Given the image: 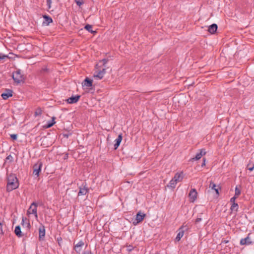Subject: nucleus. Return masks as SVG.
<instances>
[{
  "mask_svg": "<svg viewBox=\"0 0 254 254\" xmlns=\"http://www.w3.org/2000/svg\"><path fill=\"white\" fill-rule=\"evenodd\" d=\"M73 249L77 254H79L82 250V247L84 245V243L82 241H80L76 244L74 242Z\"/></svg>",
  "mask_w": 254,
  "mask_h": 254,
  "instance_id": "obj_9",
  "label": "nucleus"
},
{
  "mask_svg": "<svg viewBox=\"0 0 254 254\" xmlns=\"http://www.w3.org/2000/svg\"><path fill=\"white\" fill-rule=\"evenodd\" d=\"M79 190L78 193V196L85 195L88 192V189L86 186V183H83L79 188Z\"/></svg>",
  "mask_w": 254,
  "mask_h": 254,
  "instance_id": "obj_8",
  "label": "nucleus"
},
{
  "mask_svg": "<svg viewBox=\"0 0 254 254\" xmlns=\"http://www.w3.org/2000/svg\"><path fill=\"white\" fill-rule=\"evenodd\" d=\"M43 17L44 19V21L43 23V25L45 24L48 26L53 21L52 18L48 15H43Z\"/></svg>",
  "mask_w": 254,
  "mask_h": 254,
  "instance_id": "obj_16",
  "label": "nucleus"
},
{
  "mask_svg": "<svg viewBox=\"0 0 254 254\" xmlns=\"http://www.w3.org/2000/svg\"><path fill=\"white\" fill-rule=\"evenodd\" d=\"M241 190L238 188L237 187H236L235 190V196L238 197L241 194Z\"/></svg>",
  "mask_w": 254,
  "mask_h": 254,
  "instance_id": "obj_30",
  "label": "nucleus"
},
{
  "mask_svg": "<svg viewBox=\"0 0 254 254\" xmlns=\"http://www.w3.org/2000/svg\"><path fill=\"white\" fill-rule=\"evenodd\" d=\"M82 254H94L92 253L90 251H86L83 252Z\"/></svg>",
  "mask_w": 254,
  "mask_h": 254,
  "instance_id": "obj_43",
  "label": "nucleus"
},
{
  "mask_svg": "<svg viewBox=\"0 0 254 254\" xmlns=\"http://www.w3.org/2000/svg\"><path fill=\"white\" fill-rule=\"evenodd\" d=\"M177 182L174 180L173 179H172L169 182V185H168V187H171L172 188H175Z\"/></svg>",
  "mask_w": 254,
  "mask_h": 254,
  "instance_id": "obj_27",
  "label": "nucleus"
},
{
  "mask_svg": "<svg viewBox=\"0 0 254 254\" xmlns=\"http://www.w3.org/2000/svg\"><path fill=\"white\" fill-rule=\"evenodd\" d=\"M8 58H9L7 55H5L2 54V53H0V63H3V60Z\"/></svg>",
  "mask_w": 254,
  "mask_h": 254,
  "instance_id": "obj_28",
  "label": "nucleus"
},
{
  "mask_svg": "<svg viewBox=\"0 0 254 254\" xmlns=\"http://www.w3.org/2000/svg\"><path fill=\"white\" fill-rule=\"evenodd\" d=\"M84 28L91 33L94 34L95 33H96V31L92 30V26L89 24H86Z\"/></svg>",
  "mask_w": 254,
  "mask_h": 254,
  "instance_id": "obj_24",
  "label": "nucleus"
},
{
  "mask_svg": "<svg viewBox=\"0 0 254 254\" xmlns=\"http://www.w3.org/2000/svg\"><path fill=\"white\" fill-rule=\"evenodd\" d=\"M132 249L133 247L132 246L129 245V246L127 247V251H128L129 252L132 251Z\"/></svg>",
  "mask_w": 254,
  "mask_h": 254,
  "instance_id": "obj_46",
  "label": "nucleus"
},
{
  "mask_svg": "<svg viewBox=\"0 0 254 254\" xmlns=\"http://www.w3.org/2000/svg\"><path fill=\"white\" fill-rule=\"evenodd\" d=\"M146 216V214L141 212L140 211L138 212L136 215L135 218L132 219V224L136 226L139 223L141 222Z\"/></svg>",
  "mask_w": 254,
  "mask_h": 254,
  "instance_id": "obj_3",
  "label": "nucleus"
},
{
  "mask_svg": "<svg viewBox=\"0 0 254 254\" xmlns=\"http://www.w3.org/2000/svg\"><path fill=\"white\" fill-rule=\"evenodd\" d=\"M38 204L36 202H33L29 208L27 210L28 214H33L35 215L36 218L38 217L37 212V207Z\"/></svg>",
  "mask_w": 254,
  "mask_h": 254,
  "instance_id": "obj_6",
  "label": "nucleus"
},
{
  "mask_svg": "<svg viewBox=\"0 0 254 254\" xmlns=\"http://www.w3.org/2000/svg\"><path fill=\"white\" fill-rule=\"evenodd\" d=\"M217 25L213 23L209 26L208 31L212 34H215L217 31Z\"/></svg>",
  "mask_w": 254,
  "mask_h": 254,
  "instance_id": "obj_18",
  "label": "nucleus"
},
{
  "mask_svg": "<svg viewBox=\"0 0 254 254\" xmlns=\"http://www.w3.org/2000/svg\"><path fill=\"white\" fill-rule=\"evenodd\" d=\"M26 219V218L24 217H22V222H21V225L23 226H24L25 225L26 226V223H25V220Z\"/></svg>",
  "mask_w": 254,
  "mask_h": 254,
  "instance_id": "obj_39",
  "label": "nucleus"
},
{
  "mask_svg": "<svg viewBox=\"0 0 254 254\" xmlns=\"http://www.w3.org/2000/svg\"><path fill=\"white\" fill-rule=\"evenodd\" d=\"M55 119L56 117H53L52 118V120L48 121L47 124L44 126V127L46 128H48L53 126L56 124V122L55 121Z\"/></svg>",
  "mask_w": 254,
  "mask_h": 254,
  "instance_id": "obj_20",
  "label": "nucleus"
},
{
  "mask_svg": "<svg viewBox=\"0 0 254 254\" xmlns=\"http://www.w3.org/2000/svg\"><path fill=\"white\" fill-rule=\"evenodd\" d=\"M38 232L39 240L40 241H43L44 240H45L46 230L45 227L42 224H40L38 228Z\"/></svg>",
  "mask_w": 254,
  "mask_h": 254,
  "instance_id": "obj_5",
  "label": "nucleus"
},
{
  "mask_svg": "<svg viewBox=\"0 0 254 254\" xmlns=\"http://www.w3.org/2000/svg\"><path fill=\"white\" fill-rule=\"evenodd\" d=\"M12 78L14 82L17 83H20L21 82H23V75L21 73L20 69H17L13 73Z\"/></svg>",
  "mask_w": 254,
  "mask_h": 254,
  "instance_id": "obj_2",
  "label": "nucleus"
},
{
  "mask_svg": "<svg viewBox=\"0 0 254 254\" xmlns=\"http://www.w3.org/2000/svg\"><path fill=\"white\" fill-rule=\"evenodd\" d=\"M57 241L58 243V245L60 247H61L62 246V241H63V239L61 237H59L58 238H57Z\"/></svg>",
  "mask_w": 254,
  "mask_h": 254,
  "instance_id": "obj_34",
  "label": "nucleus"
},
{
  "mask_svg": "<svg viewBox=\"0 0 254 254\" xmlns=\"http://www.w3.org/2000/svg\"><path fill=\"white\" fill-rule=\"evenodd\" d=\"M3 234V231H2V224L0 222V235H1Z\"/></svg>",
  "mask_w": 254,
  "mask_h": 254,
  "instance_id": "obj_42",
  "label": "nucleus"
},
{
  "mask_svg": "<svg viewBox=\"0 0 254 254\" xmlns=\"http://www.w3.org/2000/svg\"><path fill=\"white\" fill-rule=\"evenodd\" d=\"M109 61V60L107 59H103V60L99 61V62L97 64H107L108 62Z\"/></svg>",
  "mask_w": 254,
  "mask_h": 254,
  "instance_id": "obj_32",
  "label": "nucleus"
},
{
  "mask_svg": "<svg viewBox=\"0 0 254 254\" xmlns=\"http://www.w3.org/2000/svg\"><path fill=\"white\" fill-rule=\"evenodd\" d=\"M64 135V137H66V138H68V136H69V134H64V135Z\"/></svg>",
  "mask_w": 254,
  "mask_h": 254,
  "instance_id": "obj_49",
  "label": "nucleus"
},
{
  "mask_svg": "<svg viewBox=\"0 0 254 254\" xmlns=\"http://www.w3.org/2000/svg\"><path fill=\"white\" fill-rule=\"evenodd\" d=\"M10 137L12 140H16L17 139V134H10Z\"/></svg>",
  "mask_w": 254,
  "mask_h": 254,
  "instance_id": "obj_35",
  "label": "nucleus"
},
{
  "mask_svg": "<svg viewBox=\"0 0 254 254\" xmlns=\"http://www.w3.org/2000/svg\"><path fill=\"white\" fill-rule=\"evenodd\" d=\"M49 71V69L47 68L46 67H43L41 70V73H44L45 72H48Z\"/></svg>",
  "mask_w": 254,
  "mask_h": 254,
  "instance_id": "obj_36",
  "label": "nucleus"
},
{
  "mask_svg": "<svg viewBox=\"0 0 254 254\" xmlns=\"http://www.w3.org/2000/svg\"><path fill=\"white\" fill-rule=\"evenodd\" d=\"M188 229L187 226L182 225L179 229V232L176 238V241H179L184 236L185 231L187 230Z\"/></svg>",
  "mask_w": 254,
  "mask_h": 254,
  "instance_id": "obj_7",
  "label": "nucleus"
},
{
  "mask_svg": "<svg viewBox=\"0 0 254 254\" xmlns=\"http://www.w3.org/2000/svg\"><path fill=\"white\" fill-rule=\"evenodd\" d=\"M201 221V218H197L196 220H195V223H197L199 222H200Z\"/></svg>",
  "mask_w": 254,
  "mask_h": 254,
  "instance_id": "obj_47",
  "label": "nucleus"
},
{
  "mask_svg": "<svg viewBox=\"0 0 254 254\" xmlns=\"http://www.w3.org/2000/svg\"><path fill=\"white\" fill-rule=\"evenodd\" d=\"M100 65H101V67L102 68H105V69H107V68H108L109 67L107 65V64H100Z\"/></svg>",
  "mask_w": 254,
  "mask_h": 254,
  "instance_id": "obj_45",
  "label": "nucleus"
},
{
  "mask_svg": "<svg viewBox=\"0 0 254 254\" xmlns=\"http://www.w3.org/2000/svg\"><path fill=\"white\" fill-rule=\"evenodd\" d=\"M104 74L100 72V70L98 69H96V70L95 71L93 76L95 78H98L100 79H101L104 77Z\"/></svg>",
  "mask_w": 254,
  "mask_h": 254,
  "instance_id": "obj_22",
  "label": "nucleus"
},
{
  "mask_svg": "<svg viewBox=\"0 0 254 254\" xmlns=\"http://www.w3.org/2000/svg\"><path fill=\"white\" fill-rule=\"evenodd\" d=\"M42 166L43 163L40 160H39L36 164H35L33 167V175L38 177L40 173L41 172Z\"/></svg>",
  "mask_w": 254,
  "mask_h": 254,
  "instance_id": "obj_4",
  "label": "nucleus"
},
{
  "mask_svg": "<svg viewBox=\"0 0 254 254\" xmlns=\"http://www.w3.org/2000/svg\"><path fill=\"white\" fill-rule=\"evenodd\" d=\"M209 188L214 190L216 194H219V189H220V188L219 186H216V185L212 181L210 182Z\"/></svg>",
  "mask_w": 254,
  "mask_h": 254,
  "instance_id": "obj_19",
  "label": "nucleus"
},
{
  "mask_svg": "<svg viewBox=\"0 0 254 254\" xmlns=\"http://www.w3.org/2000/svg\"><path fill=\"white\" fill-rule=\"evenodd\" d=\"M14 233L15 235L18 237H21L22 236V232L21 231V227L19 225L15 227Z\"/></svg>",
  "mask_w": 254,
  "mask_h": 254,
  "instance_id": "obj_23",
  "label": "nucleus"
},
{
  "mask_svg": "<svg viewBox=\"0 0 254 254\" xmlns=\"http://www.w3.org/2000/svg\"><path fill=\"white\" fill-rule=\"evenodd\" d=\"M238 208H239V206H238V203H237L236 202H234V203L232 204L230 209L232 211H235L237 212V211H238Z\"/></svg>",
  "mask_w": 254,
  "mask_h": 254,
  "instance_id": "obj_26",
  "label": "nucleus"
},
{
  "mask_svg": "<svg viewBox=\"0 0 254 254\" xmlns=\"http://www.w3.org/2000/svg\"><path fill=\"white\" fill-rule=\"evenodd\" d=\"M80 95H76L75 96H72L66 100V101L69 104H74L77 103L80 98Z\"/></svg>",
  "mask_w": 254,
  "mask_h": 254,
  "instance_id": "obj_11",
  "label": "nucleus"
},
{
  "mask_svg": "<svg viewBox=\"0 0 254 254\" xmlns=\"http://www.w3.org/2000/svg\"><path fill=\"white\" fill-rule=\"evenodd\" d=\"M177 183L178 182H181L183 179V173H176L173 178Z\"/></svg>",
  "mask_w": 254,
  "mask_h": 254,
  "instance_id": "obj_21",
  "label": "nucleus"
},
{
  "mask_svg": "<svg viewBox=\"0 0 254 254\" xmlns=\"http://www.w3.org/2000/svg\"><path fill=\"white\" fill-rule=\"evenodd\" d=\"M42 111L40 108H38L35 112V116H38L42 114Z\"/></svg>",
  "mask_w": 254,
  "mask_h": 254,
  "instance_id": "obj_31",
  "label": "nucleus"
},
{
  "mask_svg": "<svg viewBox=\"0 0 254 254\" xmlns=\"http://www.w3.org/2000/svg\"><path fill=\"white\" fill-rule=\"evenodd\" d=\"M96 69H98L102 72L104 75L105 74L106 72V69L105 68H102L101 65H99V64H96L95 65Z\"/></svg>",
  "mask_w": 254,
  "mask_h": 254,
  "instance_id": "obj_25",
  "label": "nucleus"
},
{
  "mask_svg": "<svg viewBox=\"0 0 254 254\" xmlns=\"http://www.w3.org/2000/svg\"><path fill=\"white\" fill-rule=\"evenodd\" d=\"M47 141H48L47 138L46 137H45L44 138H43L41 145H45V144L43 142H44V141L47 142Z\"/></svg>",
  "mask_w": 254,
  "mask_h": 254,
  "instance_id": "obj_44",
  "label": "nucleus"
},
{
  "mask_svg": "<svg viewBox=\"0 0 254 254\" xmlns=\"http://www.w3.org/2000/svg\"><path fill=\"white\" fill-rule=\"evenodd\" d=\"M204 166H205V159L203 158V162L201 164V167H203Z\"/></svg>",
  "mask_w": 254,
  "mask_h": 254,
  "instance_id": "obj_48",
  "label": "nucleus"
},
{
  "mask_svg": "<svg viewBox=\"0 0 254 254\" xmlns=\"http://www.w3.org/2000/svg\"><path fill=\"white\" fill-rule=\"evenodd\" d=\"M199 152L197 153L195 157L193 158V159H195V160H198L201 158V157L206 153L205 149H201L199 150Z\"/></svg>",
  "mask_w": 254,
  "mask_h": 254,
  "instance_id": "obj_17",
  "label": "nucleus"
},
{
  "mask_svg": "<svg viewBox=\"0 0 254 254\" xmlns=\"http://www.w3.org/2000/svg\"><path fill=\"white\" fill-rule=\"evenodd\" d=\"M123 139V135L122 133L119 134L118 138L115 140V144L114 145V150H117L120 146L121 142Z\"/></svg>",
  "mask_w": 254,
  "mask_h": 254,
  "instance_id": "obj_13",
  "label": "nucleus"
},
{
  "mask_svg": "<svg viewBox=\"0 0 254 254\" xmlns=\"http://www.w3.org/2000/svg\"><path fill=\"white\" fill-rule=\"evenodd\" d=\"M26 227L27 228V229L28 230H30V229L31 228V225H30V224L29 221H28V222H26Z\"/></svg>",
  "mask_w": 254,
  "mask_h": 254,
  "instance_id": "obj_41",
  "label": "nucleus"
},
{
  "mask_svg": "<svg viewBox=\"0 0 254 254\" xmlns=\"http://www.w3.org/2000/svg\"><path fill=\"white\" fill-rule=\"evenodd\" d=\"M52 2V0H47V4L49 9H50L51 7Z\"/></svg>",
  "mask_w": 254,
  "mask_h": 254,
  "instance_id": "obj_38",
  "label": "nucleus"
},
{
  "mask_svg": "<svg viewBox=\"0 0 254 254\" xmlns=\"http://www.w3.org/2000/svg\"><path fill=\"white\" fill-rule=\"evenodd\" d=\"M228 242H229L228 241L224 240V241H222V243H225V244H226V243H228Z\"/></svg>",
  "mask_w": 254,
  "mask_h": 254,
  "instance_id": "obj_50",
  "label": "nucleus"
},
{
  "mask_svg": "<svg viewBox=\"0 0 254 254\" xmlns=\"http://www.w3.org/2000/svg\"><path fill=\"white\" fill-rule=\"evenodd\" d=\"M247 168L248 170H249L250 171H252L254 169V164L253 163L250 162L247 165Z\"/></svg>",
  "mask_w": 254,
  "mask_h": 254,
  "instance_id": "obj_29",
  "label": "nucleus"
},
{
  "mask_svg": "<svg viewBox=\"0 0 254 254\" xmlns=\"http://www.w3.org/2000/svg\"><path fill=\"white\" fill-rule=\"evenodd\" d=\"M237 198V197L236 196H233V197H232L230 199V202L232 203H234V202H235V199Z\"/></svg>",
  "mask_w": 254,
  "mask_h": 254,
  "instance_id": "obj_40",
  "label": "nucleus"
},
{
  "mask_svg": "<svg viewBox=\"0 0 254 254\" xmlns=\"http://www.w3.org/2000/svg\"><path fill=\"white\" fill-rule=\"evenodd\" d=\"M197 196V192L196 190L195 189H192L189 193V197L190 198V201L192 202H194L196 200Z\"/></svg>",
  "mask_w": 254,
  "mask_h": 254,
  "instance_id": "obj_10",
  "label": "nucleus"
},
{
  "mask_svg": "<svg viewBox=\"0 0 254 254\" xmlns=\"http://www.w3.org/2000/svg\"><path fill=\"white\" fill-rule=\"evenodd\" d=\"M7 183L6 185V191H11L17 189L19 186V183L15 175L10 174L7 178Z\"/></svg>",
  "mask_w": 254,
  "mask_h": 254,
  "instance_id": "obj_1",
  "label": "nucleus"
},
{
  "mask_svg": "<svg viewBox=\"0 0 254 254\" xmlns=\"http://www.w3.org/2000/svg\"><path fill=\"white\" fill-rule=\"evenodd\" d=\"M250 234L248 236L242 239L240 241V245H249L252 244L253 242L251 241L250 238L249 237Z\"/></svg>",
  "mask_w": 254,
  "mask_h": 254,
  "instance_id": "obj_14",
  "label": "nucleus"
},
{
  "mask_svg": "<svg viewBox=\"0 0 254 254\" xmlns=\"http://www.w3.org/2000/svg\"><path fill=\"white\" fill-rule=\"evenodd\" d=\"M74 1L76 3V4L79 6H80L84 3L83 0H74Z\"/></svg>",
  "mask_w": 254,
  "mask_h": 254,
  "instance_id": "obj_33",
  "label": "nucleus"
},
{
  "mask_svg": "<svg viewBox=\"0 0 254 254\" xmlns=\"http://www.w3.org/2000/svg\"><path fill=\"white\" fill-rule=\"evenodd\" d=\"M13 91L11 89H6L5 91L1 94V97L4 100L7 99L9 97L12 96Z\"/></svg>",
  "mask_w": 254,
  "mask_h": 254,
  "instance_id": "obj_12",
  "label": "nucleus"
},
{
  "mask_svg": "<svg viewBox=\"0 0 254 254\" xmlns=\"http://www.w3.org/2000/svg\"><path fill=\"white\" fill-rule=\"evenodd\" d=\"M6 160H9L10 162L13 161V157L11 155H9L6 158Z\"/></svg>",
  "mask_w": 254,
  "mask_h": 254,
  "instance_id": "obj_37",
  "label": "nucleus"
},
{
  "mask_svg": "<svg viewBox=\"0 0 254 254\" xmlns=\"http://www.w3.org/2000/svg\"><path fill=\"white\" fill-rule=\"evenodd\" d=\"M93 85V80L86 77L84 81L82 83V86H86L88 87H91Z\"/></svg>",
  "mask_w": 254,
  "mask_h": 254,
  "instance_id": "obj_15",
  "label": "nucleus"
},
{
  "mask_svg": "<svg viewBox=\"0 0 254 254\" xmlns=\"http://www.w3.org/2000/svg\"><path fill=\"white\" fill-rule=\"evenodd\" d=\"M68 157V154H66L64 156V159H66Z\"/></svg>",
  "mask_w": 254,
  "mask_h": 254,
  "instance_id": "obj_51",
  "label": "nucleus"
}]
</instances>
